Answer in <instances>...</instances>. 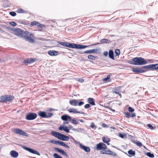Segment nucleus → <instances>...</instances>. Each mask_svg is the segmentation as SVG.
Listing matches in <instances>:
<instances>
[{"instance_id": "f257e3e1", "label": "nucleus", "mask_w": 158, "mask_h": 158, "mask_svg": "<svg viewBox=\"0 0 158 158\" xmlns=\"http://www.w3.org/2000/svg\"><path fill=\"white\" fill-rule=\"evenodd\" d=\"M130 68L132 69V71L135 74L143 73L148 71H154L158 70V64H151L146 65L137 66L134 67L131 66Z\"/></svg>"}, {"instance_id": "f03ea898", "label": "nucleus", "mask_w": 158, "mask_h": 158, "mask_svg": "<svg viewBox=\"0 0 158 158\" xmlns=\"http://www.w3.org/2000/svg\"><path fill=\"white\" fill-rule=\"evenodd\" d=\"M127 62L131 64L136 65H143L147 64L146 59L140 57H136L128 60Z\"/></svg>"}, {"instance_id": "7ed1b4c3", "label": "nucleus", "mask_w": 158, "mask_h": 158, "mask_svg": "<svg viewBox=\"0 0 158 158\" xmlns=\"http://www.w3.org/2000/svg\"><path fill=\"white\" fill-rule=\"evenodd\" d=\"M51 133L52 136L62 141H68L69 139L68 136L55 131H52Z\"/></svg>"}, {"instance_id": "20e7f679", "label": "nucleus", "mask_w": 158, "mask_h": 158, "mask_svg": "<svg viewBox=\"0 0 158 158\" xmlns=\"http://www.w3.org/2000/svg\"><path fill=\"white\" fill-rule=\"evenodd\" d=\"M13 30V31L14 32V35L22 38H24L23 35H24L23 34H27L28 33L27 31H24L23 30L18 27L14 28Z\"/></svg>"}, {"instance_id": "39448f33", "label": "nucleus", "mask_w": 158, "mask_h": 158, "mask_svg": "<svg viewBox=\"0 0 158 158\" xmlns=\"http://www.w3.org/2000/svg\"><path fill=\"white\" fill-rule=\"evenodd\" d=\"M14 98V97L12 95H6L0 97V102H11Z\"/></svg>"}, {"instance_id": "423d86ee", "label": "nucleus", "mask_w": 158, "mask_h": 158, "mask_svg": "<svg viewBox=\"0 0 158 158\" xmlns=\"http://www.w3.org/2000/svg\"><path fill=\"white\" fill-rule=\"evenodd\" d=\"M49 142L52 143L63 146L68 149H69L70 148L69 145L66 144L65 142L62 141L58 140H49Z\"/></svg>"}, {"instance_id": "0eeeda50", "label": "nucleus", "mask_w": 158, "mask_h": 158, "mask_svg": "<svg viewBox=\"0 0 158 158\" xmlns=\"http://www.w3.org/2000/svg\"><path fill=\"white\" fill-rule=\"evenodd\" d=\"M37 116L36 113L30 112L27 114L25 119L27 120H32L35 119Z\"/></svg>"}, {"instance_id": "6e6552de", "label": "nucleus", "mask_w": 158, "mask_h": 158, "mask_svg": "<svg viewBox=\"0 0 158 158\" xmlns=\"http://www.w3.org/2000/svg\"><path fill=\"white\" fill-rule=\"evenodd\" d=\"M95 149L97 150H105L107 149V146L104 143L100 142L96 144Z\"/></svg>"}, {"instance_id": "1a4fd4ad", "label": "nucleus", "mask_w": 158, "mask_h": 158, "mask_svg": "<svg viewBox=\"0 0 158 158\" xmlns=\"http://www.w3.org/2000/svg\"><path fill=\"white\" fill-rule=\"evenodd\" d=\"M57 43L64 46L71 48H74V44L64 41H58Z\"/></svg>"}, {"instance_id": "9d476101", "label": "nucleus", "mask_w": 158, "mask_h": 158, "mask_svg": "<svg viewBox=\"0 0 158 158\" xmlns=\"http://www.w3.org/2000/svg\"><path fill=\"white\" fill-rule=\"evenodd\" d=\"M22 148L24 149L29 152L30 153L33 154H37L38 156H40V153L35 149L25 146H22Z\"/></svg>"}, {"instance_id": "9b49d317", "label": "nucleus", "mask_w": 158, "mask_h": 158, "mask_svg": "<svg viewBox=\"0 0 158 158\" xmlns=\"http://www.w3.org/2000/svg\"><path fill=\"white\" fill-rule=\"evenodd\" d=\"M107 150H105L101 151L100 153L102 154H107L108 155L112 156H116L118 158H119L118 155L115 153L110 151L109 149H107Z\"/></svg>"}, {"instance_id": "f8f14e48", "label": "nucleus", "mask_w": 158, "mask_h": 158, "mask_svg": "<svg viewBox=\"0 0 158 158\" xmlns=\"http://www.w3.org/2000/svg\"><path fill=\"white\" fill-rule=\"evenodd\" d=\"M13 131L16 134L20 135L23 136H25L26 137H28L29 136V135L26 132L19 128H14L13 130Z\"/></svg>"}, {"instance_id": "ddd939ff", "label": "nucleus", "mask_w": 158, "mask_h": 158, "mask_svg": "<svg viewBox=\"0 0 158 158\" xmlns=\"http://www.w3.org/2000/svg\"><path fill=\"white\" fill-rule=\"evenodd\" d=\"M36 59L33 58H28L21 61L22 64H24L25 65H27L28 64H31V63L36 61Z\"/></svg>"}, {"instance_id": "4468645a", "label": "nucleus", "mask_w": 158, "mask_h": 158, "mask_svg": "<svg viewBox=\"0 0 158 158\" xmlns=\"http://www.w3.org/2000/svg\"><path fill=\"white\" fill-rule=\"evenodd\" d=\"M100 50V48L93 49L87 50H86L83 52V53L86 54H91L92 53H96L99 52Z\"/></svg>"}, {"instance_id": "2eb2a0df", "label": "nucleus", "mask_w": 158, "mask_h": 158, "mask_svg": "<svg viewBox=\"0 0 158 158\" xmlns=\"http://www.w3.org/2000/svg\"><path fill=\"white\" fill-rule=\"evenodd\" d=\"M89 46H90L89 45L86 46L85 45H83L81 44H78L75 43L74 48L79 49H85L86 48L88 47Z\"/></svg>"}, {"instance_id": "dca6fc26", "label": "nucleus", "mask_w": 158, "mask_h": 158, "mask_svg": "<svg viewBox=\"0 0 158 158\" xmlns=\"http://www.w3.org/2000/svg\"><path fill=\"white\" fill-rule=\"evenodd\" d=\"M58 129L60 131H64L67 133L69 132V127L63 125L60 126L58 127Z\"/></svg>"}, {"instance_id": "f3484780", "label": "nucleus", "mask_w": 158, "mask_h": 158, "mask_svg": "<svg viewBox=\"0 0 158 158\" xmlns=\"http://www.w3.org/2000/svg\"><path fill=\"white\" fill-rule=\"evenodd\" d=\"M61 119L64 121H70L71 120L72 117L67 114H64L61 116Z\"/></svg>"}, {"instance_id": "a211bd4d", "label": "nucleus", "mask_w": 158, "mask_h": 158, "mask_svg": "<svg viewBox=\"0 0 158 158\" xmlns=\"http://www.w3.org/2000/svg\"><path fill=\"white\" fill-rule=\"evenodd\" d=\"M54 149L58 152L60 153L63 155L69 157V156L66 153V152L63 149H61L60 148L55 147Z\"/></svg>"}, {"instance_id": "6ab92c4d", "label": "nucleus", "mask_w": 158, "mask_h": 158, "mask_svg": "<svg viewBox=\"0 0 158 158\" xmlns=\"http://www.w3.org/2000/svg\"><path fill=\"white\" fill-rule=\"evenodd\" d=\"M48 54L51 56H57L58 54V52L54 50L49 51L48 52Z\"/></svg>"}, {"instance_id": "aec40b11", "label": "nucleus", "mask_w": 158, "mask_h": 158, "mask_svg": "<svg viewBox=\"0 0 158 158\" xmlns=\"http://www.w3.org/2000/svg\"><path fill=\"white\" fill-rule=\"evenodd\" d=\"M68 111L70 113H73L74 114L75 113H80L82 114H85V113L84 112H80L79 111H78L76 110L74 108H71L69 109L68 110Z\"/></svg>"}, {"instance_id": "412c9836", "label": "nucleus", "mask_w": 158, "mask_h": 158, "mask_svg": "<svg viewBox=\"0 0 158 158\" xmlns=\"http://www.w3.org/2000/svg\"><path fill=\"white\" fill-rule=\"evenodd\" d=\"M80 147L81 148L87 152L88 153L90 151V149L89 147L86 146L82 144H80Z\"/></svg>"}, {"instance_id": "4be33fe9", "label": "nucleus", "mask_w": 158, "mask_h": 158, "mask_svg": "<svg viewBox=\"0 0 158 158\" xmlns=\"http://www.w3.org/2000/svg\"><path fill=\"white\" fill-rule=\"evenodd\" d=\"M38 114L41 118H46L47 117L46 112L45 111H40L38 112Z\"/></svg>"}, {"instance_id": "5701e85b", "label": "nucleus", "mask_w": 158, "mask_h": 158, "mask_svg": "<svg viewBox=\"0 0 158 158\" xmlns=\"http://www.w3.org/2000/svg\"><path fill=\"white\" fill-rule=\"evenodd\" d=\"M23 37L26 39V41H28L30 43H34L35 42V40L33 39L28 36L24 35Z\"/></svg>"}, {"instance_id": "b1692460", "label": "nucleus", "mask_w": 158, "mask_h": 158, "mask_svg": "<svg viewBox=\"0 0 158 158\" xmlns=\"http://www.w3.org/2000/svg\"><path fill=\"white\" fill-rule=\"evenodd\" d=\"M108 56L109 57L113 60H114V51L112 49H110L109 50V52H108Z\"/></svg>"}, {"instance_id": "393cba45", "label": "nucleus", "mask_w": 158, "mask_h": 158, "mask_svg": "<svg viewBox=\"0 0 158 158\" xmlns=\"http://www.w3.org/2000/svg\"><path fill=\"white\" fill-rule=\"evenodd\" d=\"M10 154L11 156L14 158L17 157L19 155L18 153L14 150H12L10 152Z\"/></svg>"}, {"instance_id": "a878e982", "label": "nucleus", "mask_w": 158, "mask_h": 158, "mask_svg": "<svg viewBox=\"0 0 158 158\" xmlns=\"http://www.w3.org/2000/svg\"><path fill=\"white\" fill-rule=\"evenodd\" d=\"M126 155H128L129 157H131L135 155V151H133L132 149H130L128 151V155L126 153H125Z\"/></svg>"}, {"instance_id": "bb28decb", "label": "nucleus", "mask_w": 158, "mask_h": 158, "mask_svg": "<svg viewBox=\"0 0 158 158\" xmlns=\"http://www.w3.org/2000/svg\"><path fill=\"white\" fill-rule=\"evenodd\" d=\"M88 102L90 105L92 106H94L95 105V101L94 99L92 98H89L88 99Z\"/></svg>"}, {"instance_id": "cd10ccee", "label": "nucleus", "mask_w": 158, "mask_h": 158, "mask_svg": "<svg viewBox=\"0 0 158 158\" xmlns=\"http://www.w3.org/2000/svg\"><path fill=\"white\" fill-rule=\"evenodd\" d=\"M78 103V100L76 99H73L72 100H70L69 102V103L71 105L74 106H77Z\"/></svg>"}, {"instance_id": "c85d7f7f", "label": "nucleus", "mask_w": 158, "mask_h": 158, "mask_svg": "<svg viewBox=\"0 0 158 158\" xmlns=\"http://www.w3.org/2000/svg\"><path fill=\"white\" fill-rule=\"evenodd\" d=\"M70 122H71L74 125H77L79 123L78 121V119L74 118H71V120H70Z\"/></svg>"}, {"instance_id": "c756f323", "label": "nucleus", "mask_w": 158, "mask_h": 158, "mask_svg": "<svg viewBox=\"0 0 158 158\" xmlns=\"http://www.w3.org/2000/svg\"><path fill=\"white\" fill-rule=\"evenodd\" d=\"M17 12V13H28L29 14L30 13V12L29 11L25 10L21 8H19L18 9Z\"/></svg>"}, {"instance_id": "7c9ffc66", "label": "nucleus", "mask_w": 158, "mask_h": 158, "mask_svg": "<svg viewBox=\"0 0 158 158\" xmlns=\"http://www.w3.org/2000/svg\"><path fill=\"white\" fill-rule=\"evenodd\" d=\"M87 58L88 59L93 60H97L98 58L97 56H94L90 54L88 56Z\"/></svg>"}, {"instance_id": "2f4dec72", "label": "nucleus", "mask_w": 158, "mask_h": 158, "mask_svg": "<svg viewBox=\"0 0 158 158\" xmlns=\"http://www.w3.org/2000/svg\"><path fill=\"white\" fill-rule=\"evenodd\" d=\"M102 140L104 143H107V142H110V138L105 136H104L102 137Z\"/></svg>"}, {"instance_id": "473e14b6", "label": "nucleus", "mask_w": 158, "mask_h": 158, "mask_svg": "<svg viewBox=\"0 0 158 158\" xmlns=\"http://www.w3.org/2000/svg\"><path fill=\"white\" fill-rule=\"evenodd\" d=\"M111 75L110 74L108 75L106 77L103 79L102 80L104 82H107V81L110 82L111 79H110Z\"/></svg>"}, {"instance_id": "72a5a7b5", "label": "nucleus", "mask_w": 158, "mask_h": 158, "mask_svg": "<svg viewBox=\"0 0 158 158\" xmlns=\"http://www.w3.org/2000/svg\"><path fill=\"white\" fill-rule=\"evenodd\" d=\"M144 154L146 156L151 158H153L154 156V154L150 152H145L144 153Z\"/></svg>"}, {"instance_id": "f704fd0d", "label": "nucleus", "mask_w": 158, "mask_h": 158, "mask_svg": "<svg viewBox=\"0 0 158 158\" xmlns=\"http://www.w3.org/2000/svg\"><path fill=\"white\" fill-rule=\"evenodd\" d=\"M120 87H121V86H119L117 87V88H114L112 90V91L116 94H118L119 92V90L118 89H120Z\"/></svg>"}, {"instance_id": "c9c22d12", "label": "nucleus", "mask_w": 158, "mask_h": 158, "mask_svg": "<svg viewBox=\"0 0 158 158\" xmlns=\"http://www.w3.org/2000/svg\"><path fill=\"white\" fill-rule=\"evenodd\" d=\"M73 131H76L77 132H81L84 131V129L83 128H79L78 129L73 128L72 129Z\"/></svg>"}, {"instance_id": "e433bc0d", "label": "nucleus", "mask_w": 158, "mask_h": 158, "mask_svg": "<svg viewBox=\"0 0 158 158\" xmlns=\"http://www.w3.org/2000/svg\"><path fill=\"white\" fill-rule=\"evenodd\" d=\"M100 42L102 44H105V43H110V40H109L106 39H103L101 40Z\"/></svg>"}, {"instance_id": "4c0bfd02", "label": "nucleus", "mask_w": 158, "mask_h": 158, "mask_svg": "<svg viewBox=\"0 0 158 158\" xmlns=\"http://www.w3.org/2000/svg\"><path fill=\"white\" fill-rule=\"evenodd\" d=\"M53 115V114L51 112H46V118H49L51 117Z\"/></svg>"}, {"instance_id": "58836bf2", "label": "nucleus", "mask_w": 158, "mask_h": 158, "mask_svg": "<svg viewBox=\"0 0 158 158\" xmlns=\"http://www.w3.org/2000/svg\"><path fill=\"white\" fill-rule=\"evenodd\" d=\"M133 143H135V144H136V145H137V146H138L139 147H141L143 146V144H142V143L140 142H139L138 141H134L133 142Z\"/></svg>"}, {"instance_id": "ea45409f", "label": "nucleus", "mask_w": 158, "mask_h": 158, "mask_svg": "<svg viewBox=\"0 0 158 158\" xmlns=\"http://www.w3.org/2000/svg\"><path fill=\"white\" fill-rule=\"evenodd\" d=\"M114 52L116 56H119L120 53V50L119 49H116L115 50Z\"/></svg>"}, {"instance_id": "a19ab883", "label": "nucleus", "mask_w": 158, "mask_h": 158, "mask_svg": "<svg viewBox=\"0 0 158 158\" xmlns=\"http://www.w3.org/2000/svg\"><path fill=\"white\" fill-rule=\"evenodd\" d=\"M118 136L122 138H124V137H126V134H125V133H119L118 134Z\"/></svg>"}, {"instance_id": "79ce46f5", "label": "nucleus", "mask_w": 158, "mask_h": 158, "mask_svg": "<svg viewBox=\"0 0 158 158\" xmlns=\"http://www.w3.org/2000/svg\"><path fill=\"white\" fill-rule=\"evenodd\" d=\"M19 22L21 24H22L24 25H28L29 24V23L27 22H26L23 21H21V20H19Z\"/></svg>"}, {"instance_id": "37998d69", "label": "nucleus", "mask_w": 158, "mask_h": 158, "mask_svg": "<svg viewBox=\"0 0 158 158\" xmlns=\"http://www.w3.org/2000/svg\"><path fill=\"white\" fill-rule=\"evenodd\" d=\"M53 156L55 158H63L62 156H59L57 153H54L53 155Z\"/></svg>"}, {"instance_id": "c03bdc74", "label": "nucleus", "mask_w": 158, "mask_h": 158, "mask_svg": "<svg viewBox=\"0 0 158 158\" xmlns=\"http://www.w3.org/2000/svg\"><path fill=\"white\" fill-rule=\"evenodd\" d=\"M124 114L125 115V117L127 118H129L130 117L131 113L128 112H125Z\"/></svg>"}, {"instance_id": "a18cd8bd", "label": "nucleus", "mask_w": 158, "mask_h": 158, "mask_svg": "<svg viewBox=\"0 0 158 158\" xmlns=\"http://www.w3.org/2000/svg\"><path fill=\"white\" fill-rule=\"evenodd\" d=\"M9 14L12 16H15L16 15V13L14 11H10L9 12Z\"/></svg>"}, {"instance_id": "49530a36", "label": "nucleus", "mask_w": 158, "mask_h": 158, "mask_svg": "<svg viewBox=\"0 0 158 158\" xmlns=\"http://www.w3.org/2000/svg\"><path fill=\"white\" fill-rule=\"evenodd\" d=\"M38 23V22L36 21H32L31 23V26H37V25Z\"/></svg>"}, {"instance_id": "de8ad7c7", "label": "nucleus", "mask_w": 158, "mask_h": 158, "mask_svg": "<svg viewBox=\"0 0 158 158\" xmlns=\"http://www.w3.org/2000/svg\"><path fill=\"white\" fill-rule=\"evenodd\" d=\"M81 60L83 61H89L90 63H92V64H94V62L92 60H89L88 59H85V58H82V59H81Z\"/></svg>"}, {"instance_id": "09e8293b", "label": "nucleus", "mask_w": 158, "mask_h": 158, "mask_svg": "<svg viewBox=\"0 0 158 158\" xmlns=\"http://www.w3.org/2000/svg\"><path fill=\"white\" fill-rule=\"evenodd\" d=\"M9 24L11 26L15 27L17 25V23L14 21H11L9 22Z\"/></svg>"}, {"instance_id": "8fccbe9b", "label": "nucleus", "mask_w": 158, "mask_h": 158, "mask_svg": "<svg viewBox=\"0 0 158 158\" xmlns=\"http://www.w3.org/2000/svg\"><path fill=\"white\" fill-rule=\"evenodd\" d=\"M146 61H147V64L148 63H153L154 62V60L153 59H146Z\"/></svg>"}, {"instance_id": "3c124183", "label": "nucleus", "mask_w": 158, "mask_h": 158, "mask_svg": "<svg viewBox=\"0 0 158 158\" xmlns=\"http://www.w3.org/2000/svg\"><path fill=\"white\" fill-rule=\"evenodd\" d=\"M128 110L130 112H133L135 110L132 107H129L128 108Z\"/></svg>"}, {"instance_id": "603ef678", "label": "nucleus", "mask_w": 158, "mask_h": 158, "mask_svg": "<svg viewBox=\"0 0 158 158\" xmlns=\"http://www.w3.org/2000/svg\"><path fill=\"white\" fill-rule=\"evenodd\" d=\"M147 126L151 130H153L154 128V127L150 124H147Z\"/></svg>"}, {"instance_id": "864d4df0", "label": "nucleus", "mask_w": 158, "mask_h": 158, "mask_svg": "<svg viewBox=\"0 0 158 158\" xmlns=\"http://www.w3.org/2000/svg\"><path fill=\"white\" fill-rule=\"evenodd\" d=\"M25 35H27V36H29V37H33L34 36L33 34L31 33H30L28 31V33L27 34H25Z\"/></svg>"}, {"instance_id": "5fc2aeb1", "label": "nucleus", "mask_w": 158, "mask_h": 158, "mask_svg": "<svg viewBox=\"0 0 158 158\" xmlns=\"http://www.w3.org/2000/svg\"><path fill=\"white\" fill-rule=\"evenodd\" d=\"M84 103V102L83 101H80L79 102H78L77 105L79 106H81L83 105Z\"/></svg>"}, {"instance_id": "6e6d98bb", "label": "nucleus", "mask_w": 158, "mask_h": 158, "mask_svg": "<svg viewBox=\"0 0 158 158\" xmlns=\"http://www.w3.org/2000/svg\"><path fill=\"white\" fill-rule=\"evenodd\" d=\"M90 107V104H85L84 106V108L85 109H87L89 108Z\"/></svg>"}, {"instance_id": "4d7b16f0", "label": "nucleus", "mask_w": 158, "mask_h": 158, "mask_svg": "<svg viewBox=\"0 0 158 158\" xmlns=\"http://www.w3.org/2000/svg\"><path fill=\"white\" fill-rule=\"evenodd\" d=\"M6 28L10 30L11 31H13V30L14 29V28L13 27H11L10 26H7Z\"/></svg>"}, {"instance_id": "13d9d810", "label": "nucleus", "mask_w": 158, "mask_h": 158, "mask_svg": "<svg viewBox=\"0 0 158 158\" xmlns=\"http://www.w3.org/2000/svg\"><path fill=\"white\" fill-rule=\"evenodd\" d=\"M108 54V52L107 51H105L103 53V55L105 57L107 56Z\"/></svg>"}, {"instance_id": "bf43d9fd", "label": "nucleus", "mask_w": 158, "mask_h": 158, "mask_svg": "<svg viewBox=\"0 0 158 158\" xmlns=\"http://www.w3.org/2000/svg\"><path fill=\"white\" fill-rule=\"evenodd\" d=\"M37 26L40 27H42L43 26H44V25L42 24H41L39 22H38V23H37Z\"/></svg>"}, {"instance_id": "052dcab7", "label": "nucleus", "mask_w": 158, "mask_h": 158, "mask_svg": "<svg viewBox=\"0 0 158 158\" xmlns=\"http://www.w3.org/2000/svg\"><path fill=\"white\" fill-rule=\"evenodd\" d=\"M95 127V125L94 123L93 122H92L91 123V124L90 125V127L91 128H93Z\"/></svg>"}, {"instance_id": "680f3d73", "label": "nucleus", "mask_w": 158, "mask_h": 158, "mask_svg": "<svg viewBox=\"0 0 158 158\" xmlns=\"http://www.w3.org/2000/svg\"><path fill=\"white\" fill-rule=\"evenodd\" d=\"M102 126L103 127L108 128V126L104 123H102Z\"/></svg>"}, {"instance_id": "e2e57ef3", "label": "nucleus", "mask_w": 158, "mask_h": 158, "mask_svg": "<svg viewBox=\"0 0 158 158\" xmlns=\"http://www.w3.org/2000/svg\"><path fill=\"white\" fill-rule=\"evenodd\" d=\"M136 116L135 113H132L131 114L130 117L134 118Z\"/></svg>"}, {"instance_id": "0e129e2a", "label": "nucleus", "mask_w": 158, "mask_h": 158, "mask_svg": "<svg viewBox=\"0 0 158 158\" xmlns=\"http://www.w3.org/2000/svg\"><path fill=\"white\" fill-rule=\"evenodd\" d=\"M99 44H100L99 43H95L94 44H93L91 45H89L90 46H92L96 45H97Z\"/></svg>"}, {"instance_id": "69168bd1", "label": "nucleus", "mask_w": 158, "mask_h": 158, "mask_svg": "<svg viewBox=\"0 0 158 158\" xmlns=\"http://www.w3.org/2000/svg\"><path fill=\"white\" fill-rule=\"evenodd\" d=\"M74 143H76V144H79V145H80V144H82L81 143H80L79 142H78V141H77L76 140H75L74 141Z\"/></svg>"}, {"instance_id": "338daca9", "label": "nucleus", "mask_w": 158, "mask_h": 158, "mask_svg": "<svg viewBox=\"0 0 158 158\" xmlns=\"http://www.w3.org/2000/svg\"><path fill=\"white\" fill-rule=\"evenodd\" d=\"M84 80L83 79H79L78 80V81L80 82H82L84 81Z\"/></svg>"}, {"instance_id": "774afa93", "label": "nucleus", "mask_w": 158, "mask_h": 158, "mask_svg": "<svg viewBox=\"0 0 158 158\" xmlns=\"http://www.w3.org/2000/svg\"><path fill=\"white\" fill-rule=\"evenodd\" d=\"M5 60L3 59L0 58V62L1 63H3L5 62Z\"/></svg>"}]
</instances>
